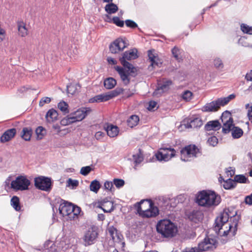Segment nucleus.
Here are the masks:
<instances>
[{
    "label": "nucleus",
    "instance_id": "20",
    "mask_svg": "<svg viewBox=\"0 0 252 252\" xmlns=\"http://www.w3.org/2000/svg\"><path fill=\"white\" fill-rule=\"evenodd\" d=\"M110 97L108 94V93L102 94H100L96 95L94 96V97L91 98L89 100V102L94 103V102H100L103 101H106L110 100Z\"/></svg>",
    "mask_w": 252,
    "mask_h": 252
},
{
    "label": "nucleus",
    "instance_id": "14",
    "mask_svg": "<svg viewBox=\"0 0 252 252\" xmlns=\"http://www.w3.org/2000/svg\"><path fill=\"white\" fill-rule=\"evenodd\" d=\"M96 207L101 208L105 213H110L114 210L113 203L108 200L107 198L95 203Z\"/></svg>",
    "mask_w": 252,
    "mask_h": 252
},
{
    "label": "nucleus",
    "instance_id": "33",
    "mask_svg": "<svg viewBox=\"0 0 252 252\" xmlns=\"http://www.w3.org/2000/svg\"><path fill=\"white\" fill-rule=\"evenodd\" d=\"M11 205L16 211H20L21 207L20 203V200L17 196H14L12 197L10 201Z\"/></svg>",
    "mask_w": 252,
    "mask_h": 252
},
{
    "label": "nucleus",
    "instance_id": "62",
    "mask_svg": "<svg viewBox=\"0 0 252 252\" xmlns=\"http://www.w3.org/2000/svg\"><path fill=\"white\" fill-rule=\"evenodd\" d=\"M67 93L73 94L75 93V87L73 85L67 86Z\"/></svg>",
    "mask_w": 252,
    "mask_h": 252
},
{
    "label": "nucleus",
    "instance_id": "64",
    "mask_svg": "<svg viewBox=\"0 0 252 252\" xmlns=\"http://www.w3.org/2000/svg\"><path fill=\"white\" fill-rule=\"evenodd\" d=\"M248 117L249 120L252 123V106L250 107L248 109Z\"/></svg>",
    "mask_w": 252,
    "mask_h": 252
},
{
    "label": "nucleus",
    "instance_id": "54",
    "mask_svg": "<svg viewBox=\"0 0 252 252\" xmlns=\"http://www.w3.org/2000/svg\"><path fill=\"white\" fill-rule=\"evenodd\" d=\"M125 23L127 27L132 29H134L138 27L137 24L135 22L131 20H126Z\"/></svg>",
    "mask_w": 252,
    "mask_h": 252
},
{
    "label": "nucleus",
    "instance_id": "43",
    "mask_svg": "<svg viewBox=\"0 0 252 252\" xmlns=\"http://www.w3.org/2000/svg\"><path fill=\"white\" fill-rule=\"evenodd\" d=\"M192 96V93L188 90L184 91L181 95L182 98L186 101H190Z\"/></svg>",
    "mask_w": 252,
    "mask_h": 252
},
{
    "label": "nucleus",
    "instance_id": "36",
    "mask_svg": "<svg viewBox=\"0 0 252 252\" xmlns=\"http://www.w3.org/2000/svg\"><path fill=\"white\" fill-rule=\"evenodd\" d=\"M105 11L109 14L116 13L118 10V7L116 4L111 2L106 5Z\"/></svg>",
    "mask_w": 252,
    "mask_h": 252
},
{
    "label": "nucleus",
    "instance_id": "35",
    "mask_svg": "<svg viewBox=\"0 0 252 252\" xmlns=\"http://www.w3.org/2000/svg\"><path fill=\"white\" fill-rule=\"evenodd\" d=\"M108 233L114 241H117L120 239L117 230L114 227H109L108 229Z\"/></svg>",
    "mask_w": 252,
    "mask_h": 252
},
{
    "label": "nucleus",
    "instance_id": "40",
    "mask_svg": "<svg viewBox=\"0 0 252 252\" xmlns=\"http://www.w3.org/2000/svg\"><path fill=\"white\" fill-rule=\"evenodd\" d=\"M243 131L242 129L238 127H233L232 130V135L234 138H239L242 136Z\"/></svg>",
    "mask_w": 252,
    "mask_h": 252
},
{
    "label": "nucleus",
    "instance_id": "52",
    "mask_svg": "<svg viewBox=\"0 0 252 252\" xmlns=\"http://www.w3.org/2000/svg\"><path fill=\"white\" fill-rule=\"evenodd\" d=\"M207 142L210 145L214 147L217 145L218 139L216 136H211L208 138Z\"/></svg>",
    "mask_w": 252,
    "mask_h": 252
},
{
    "label": "nucleus",
    "instance_id": "31",
    "mask_svg": "<svg viewBox=\"0 0 252 252\" xmlns=\"http://www.w3.org/2000/svg\"><path fill=\"white\" fill-rule=\"evenodd\" d=\"M18 30L19 35L22 37H25L28 34V31L26 24L23 22H18Z\"/></svg>",
    "mask_w": 252,
    "mask_h": 252
},
{
    "label": "nucleus",
    "instance_id": "17",
    "mask_svg": "<svg viewBox=\"0 0 252 252\" xmlns=\"http://www.w3.org/2000/svg\"><path fill=\"white\" fill-rule=\"evenodd\" d=\"M232 221L231 223L228 224L229 229L223 231L222 234L223 236H227L229 233H231L233 236L235 235L237 230L238 219L236 217H233V218L231 217L230 221Z\"/></svg>",
    "mask_w": 252,
    "mask_h": 252
},
{
    "label": "nucleus",
    "instance_id": "37",
    "mask_svg": "<svg viewBox=\"0 0 252 252\" xmlns=\"http://www.w3.org/2000/svg\"><path fill=\"white\" fill-rule=\"evenodd\" d=\"M139 121V117L137 115H132L127 121V125L129 127H133L138 124Z\"/></svg>",
    "mask_w": 252,
    "mask_h": 252
},
{
    "label": "nucleus",
    "instance_id": "23",
    "mask_svg": "<svg viewBox=\"0 0 252 252\" xmlns=\"http://www.w3.org/2000/svg\"><path fill=\"white\" fill-rule=\"evenodd\" d=\"M148 57L150 62H151V64L149 66L148 69L149 70H152L153 67H155L156 66H159V63L157 61L158 59L157 56H156L151 50L148 51Z\"/></svg>",
    "mask_w": 252,
    "mask_h": 252
},
{
    "label": "nucleus",
    "instance_id": "15",
    "mask_svg": "<svg viewBox=\"0 0 252 252\" xmlns=\"http://www.w3.org/2000/svg\"><path fill=\"white\" fill-rule=\"evenodd\" d=\"M171 84L172 81L170 80H163L162 82L158 83V87L153 93V95L158 97L160 96L162 93L169 89Z\"/></svg>",
    "mask_w": 252,
    "mask_h": 252
},
{
    "label": "nucleus",
    "instance_id": "56",
    "mask_svg": "<svg viewBox=\"0 0 252 252\" xmlns=\"http://www.w3.org/2000/svg\"><path fill=\"white\" fill-rule=\"evenodd\" d=\"M229 118H232L231 116V113L229 111H225L222 114L221 117L222 122H224L226 121V120L229 119Z\"/></svg>",
    "mask_w": 252,
    "mask_h": 252
},
{
    "label": "nucleus",
    "instance_id": "7",
    "mask_svg": "<svg viewBox=\"0 0 252 252\" xmlns=\"http://www.w3.org/2000/svg\"><path fill=\"white\" fill-rule=\"evenodd\" d=\"M215 240L209 238H205L204 241L199 243L198 246L194 248H186L183 250V252H202L214 248Z\"/></svg>",
    "mask_w": 252,
    "mask_h": 252
},
{
    "label": "nucleus",
    "instance_id": "63",
    "mask_svg": "<svg viewBox=\"0 0 252 252\" xmlns=\"http://www.w3.org/2000/svg\"><path fill=\"white\" fill-rule=\"evenodd\" d=\"M245 79L248 81H252V70L246 74Z\"/></svg>",
    "mask_w": 252,
    "mask_h": 252
},
{
    "label": "nucleus",
    "instance_id": "60",
    "mask_svg": "<svg viewBox=\"0 0 252 252\" xmlns=\"http://www.w3.org/2000/svg\"><path fill=\"white\" fill-rule=\"evenodd\" d=\"M80 211L81 209L80 207L74 206L73 205V208L72 214H73L74 216H77V215L80 213Z\"/></svg>",
    "mask_w": 252,
    "mask_h": 252
},
{
    "label": "nucleus",
    "instance_id": "41",
    "mask_svg": "<svg viewBox=\"0 0 252 252\" xmlns=\"http://www.w3.org/2000/svg\"><path fill=\"white\" fill-rule=\"evenodd\" d=\"M124 91L122 88H117L116 89L108 92L110 99L121 94Z\"/></svg>",
    "mask_w": 252,
    "mask_h": 252
},
{
    "label": "nucleus",
    "instance_id": "53",
    "mask_svg": "<svg viewBox=\"0 0 252 252\" xmlns=\"http://www.w3.org/2000/svg\"><path fill=\"white\" fill-rule=\"evenodd\" d=\"M113 184L117 188H120L124 185L125 181L122 179H114L113 180Z\"/></svg>",
    "mask_w": 252,
    "mask_h": 252
},
{
    "label": "nucleus",
    "instance_id": "2",
    "mask_svg": "<svg viewBox=\"0 0 252 252\" xmlns=\"http://www.w3.org/2000/svg\"><path fill=\"white\" fill-rule=\"evenodd\" d=\"M139 215L144 218L155 217L158 214V209L153 206L150 200H142L134 205Z\"/></svg>",
    "mask_w": 252,
    "mask_h": 252
},
{
    "label": "nucleus",
    "instance_id": "9",
    "mask_svg": "<svg viewBox=\"0 0 252 252\" xmlns=\"http://www.w3.org/2000/svg\"><path fill=\"white\" fill-rule=\"evenodd\" d=\"M176 151L172 148H161L156 154L157 159L160 161H167L175 156Z\"/></svg>",
    "mask_w": 252,
    "mask_h": 252
},
{
    "label": "nucleus",
    "instance_id": "27",
    "mask_svg": "<svg viewBox=\"0 0 252 252\" xmlns=\"http://www.w3.org/2000/svg\"><path fill=\"white\" fill-rule=\"evenodd\" d=\"M222 122L223 123V126L222 130L224 133H228L234 127L233 124V118H229V119L226 120L225 121Z\"/></svg>",
    "mask_w": 252,
    "mask_h": 252
},
{
    "label": "nucleus",
    "instance_id": "16",
    "mask_svg": "<svg viewBox=\"0 0 252 252\" xmlns=\"http://www.w3.org/2000/svg\"><path fill=\"white\" fill-rule=\"evenodd\" d=\"M73 204L67 202H64L60 205L59 213L63 216L71 215L73 211Z\"/></svg>",
    "mask_w": 252,
    "mask_h": 252
},
{
    "label": "nucleus",
    "instance_id": "30",
    "mask_svg": "<svg viewBox=\"0 0 252 252\" xmlns=\"http://www.w3.org/2000/svg\"><path fill=\"white\" fill-rule=\"evenodd\" d=\"M58 116L57 111L53 109H51L47 112L46 115V118L47 122L51 123L57 119Z\"/></svg>",
    "mask_w": 252,
    "mask_h": 252
},
{
    "label": "nucleus",
    "instance_id": "45",
    "mask_svg": "<svg viewBox=\"0 0 252 252\" xmlns=\"http://www.w3.org/2000/svg\"><path fill=\"white\" fill-rule=\"evenodd\" d=\"M37 138L41 139L46 133V130L42 126H38L35 130Z\"/></svg>",
    "mask_w": 252,
    "mask_h": 252
},
{
    "label": "nucleus",
    "instance_id": "3",
    "mask_svg": "<svg viewBox=\"0 0 252 252\" xmlns=\"http://www.w3.org/2000/svg\"><path fill=\"white\" fill-rule=\"evenodd\" d=\"M220 202V196L217 195L212 191L203 190L200 191L196 197V202L202 206L210 207L212 205H217Z\"/></svg>",
    "mask_w": 252,
    "mask_h": 252
},
{
    "label": "nucleus",
    "instance_id": "8",
    "mask_svg": "<svg viewBox=\"0 0 252 252\" xmlns=\"http://www.w3.org/2000/svg\"><path fill=\"white\" fill-rule=\"evenodd\" d=\"M199 152V150L195 145L187 146L181 150V159L185 161H189L191 158L196 157Z\"/></svg>",
    "mask_w": 252,
    "mask_h": 252
},
{
    "label": "nucleus",
    "instance_id": "5",
    "mask_svg": "<svg viewBox=\"0 0 252 252\" xmlns=\"http://www.w3.org/2000/svg\"><path fill=\"white\" fill-rule=\"evenodd\" d=\"M235 97V95L231 94L226 97L220 98L210 103H206L202 108V111L205 112H216L221 106L227 104L231 99Z\"/></svg>",
    "mask_w": 252,
    "mask_h": 252
},
{
    "label": "nucleus",
    "instance_id": "19",
    "mask_svg": "<svg viewBox=\"0 0 252 252\" xmlns=\"http://www.w3.org/2000/svg\"><path fill=\"white\" fill-rule=\"evenodd\" d=\"M202 121L199 118H195L192 120H188L187 123L185 124V126L187 128H196L201 126L202 125Z\"/></svg>",
    "mask_w": 252,
    "mask_h": 252
},
{
    "label": "nucleus",
    "instance_id": "34",
    "mask_svg": "<svg viewBox=\"0 0 252 252\" xmlns=\"http://www.w3.org/2000/svg\"><path fill=\"white\" fill-rule=\"evenodd\" d=\"M132 158L135 165L140 164L144 159V157L141 149H139L138 150V153L133 155Z\"/></svg>",
    "mask_w": 252,
    "mask_h": 252
},
{
    "label": "nucleus",
    "instance_id": "44",
    "mask_svg": "<svg viewBox=\"0 0 252 252\" xmlns=\"http://www.w3.org/2000/svg\"><path fill=\"white\" fill-rule=\"evenodd\" d=\"M172 53L173 57L176 59V60L180 61L181 58L180 57V55L181 53V50L179 48L175 46L172 49Z\"/></svg>",
    "mask_w": 252,
    "mask_h": 252
},
{
    "label": "nucleus",
    "instance_id": "51",
    "mask_svg": "<svg viewBox=\"0 0 252 252\" xmlns=\"http://www.w3.org/2000/svg\"><path fill=\"white\" fill-rule=\"evenodd\" d=\"M92 170V168L90 166L83 167L80 170V173L84 176L88 175Z\"/></svg>",
    "mask_w": 252,
    "mask_h": 252
},
{
    "label": "nucleus",
    "instance_id": "1",
    "mask_svg": "<svg viewBox=\"0 0 252 252\" xmlns=\"http://www.w3.org/2000/svg\"><path fill=\"white\" fill-rule=\"evenodd\" d=\"M138 57L137 50L135 48L126 51L119 60L121 64L127 70H125L123 67L119 66L115 67L116 70L118 72L121 79L126 85L129 83V76H135L137 71L136 68L126 61L134 60Z\"/></svg>",
    "mask_w": 252,
    "mask_h": 252
},
{
    "label": "nucleus",
    "instance_id": "38",
    "mask_svg": "<svg viewBox=\"0 0 252 252\" xmlns=\"http://www.w3.org/2000/svg\"><path fill=\"white\" fill-rule=\"evenodd\" d=\"M101 185L99 181L96 180L93 181L90 185V189L91 191L97 193L100 188Z\"/></svg>",
    "mask_w": 252,
    "mask_h": 252
},
{
    "label": "nucleus",
    "instance_id": "10",
    "mask_svg": "<svg viewBox=\"0 0 252 252\" xmlns=\"http://www.w3.org/2000/svg\"><path fill=\"white\" fill-rule=\"evenodd\" d=\"M30 181L26 177L18 176L15 180L11 182V188L16 190H24L28 189Z\"/></svg>",
    "mask_w": 252,
    "mask_h": 252
},
{
    "label": "nucleus",
    "instance_id": "59",
    "mask_svg": "<svg viewBox=\"0 0 252 252\" xmlns=\"http://www.w3.org/2000/svg\"><path fill=\"white\" fill-rule=\"evenodd\" d=\"M226 174L227 177H232L235 174V170L232 167H229L226 171Z\"/></svg>",
    "mask_w": 252,
    "mask_h": 252
},
{
    "label": "nucleus",
    "instance_id": "39",
    "mask_svg": "<svg viewBox=\"0 0 252 252\" xmlns=\"http://www.w3.org/2000/svg\"><path fill=\"white\" fill-rule=\"evenodd\" d=\"M236 183H235L234 180L230 178L224 181L223 186L226 189H230L235 187Z\"/></svg>",
    "mask_w": 252,
    "mask_h": 252
},
{
    "label": "nucleus",
    "instance_id": "6",
    "mask_svg": "<svg viewBox=\"0 0 252 252\" xmlns=\"http://www.w3.org/2000/svg\"><path fill=\"white\" fill-rule=\"evenodd\" d=\"M99 237V229L94 225L92 226L86 230L82 237V243L85 247L95 244Z\"/></svg>",
    "mask_w": 252,
    "mask_h": 252
},
{
    "label": "nucleus",
    "instance_id": "26",
    "mask_svg": "<svg viewBox=\"0 0 252 252\" xmlns=\"http://www.w3.org/2000/svg\"><path fill=\"white\" fill-rule=\"evenodd\" d=\"M220 128V124L217 120L208 122L205 126V129L206 130H217Z\"/></svg>",
    "mask_w": 252,
    "mask_h": 252
},
{
    "label": "nucleus",
    "instance_id": "32",
    "mask_svg": "<svg viewBox=\"0 0 252 252\" xmlns=\"http://www.w3.org/2000/svg\"><path fill=\"white\" fill-rule=\"evenodd\" d=\"M116 84V80L112 77H108L104 81V86L106 89H112Z\"/></svg>",
    "mask_w": 252,
    "mask_h": 252
},
{
    "label": "nucleus",
    "instance_id": "29",
    "mask_svg": "<svg viewBox=\"0 0 252 252\" xmlns=\"http://www.w3.org/2000/svg\"><path fill=\"white\" fill-rule=\"evenodd\" d=\"M32 133V130L31 127H25L22 129L21 137L26 141H30L31 140Z\"/></svg>",
    "mask_w": 252,
    "mask_h": 252
},
{
    "label": "nucleus",
    "instance_id": "12",
    "mask_svg": "<svg viewBox=\"0 0 252 252\" xmlns=\"http://www.w3.org/2000/svg\"><path fill=\"white\" fill-rule=\"evenodd\" d=\"M229 217L228 213L224 211L216 218L214 227L216 232H220V230L223 229V226L226 224Z\"/></svg>",
    "mask_w": 252,
    "mask_h": 252
},
{
    "label": "nucleus",
    "instance_id": "21",
    "mask_svg": "<svg viewBox=\"0 0 252 252\" xmlns=\"http://www.w3.org/2000/svg\"><path fill=\"white\" fill-rule=\"evenodd\" d=\"M104 128L107 135L110 137H116L119 133V128L116 126L109 125L105 127Z\"/></svg>",
    "mask_w": 252,
    "mask_h": 252
},
{
    "label": "nucleus",
    "instance_id": "55",
    "mask_svg": "<svg viewBox=\"0 0 252 252\" xmlns=\"http://www.w3.org/2000/svg\"><path fill=\"white\" fill-rule=\"evenodd\" d=\"M104 187L105 189H107L111 191L114 190V189L113 188V185L111 182L106 181L104 183Z\"/></svg>",
    "mask_w": 252,
    "mask_h": 252
},
{
    "label": "nucleus",
    "instance_id": "42",
    "mask_svg": "<svg viewBox=\"0 0 252 252\" xmlns=\"http://www.w3.org/2000/svg\"><path fill=\"white\" fill-rule=\"evenodd\" d=\"M235 183H246L249 182L248 179L243 175H237L234 177Z\"/></svg>",
    "mask_w": 252,
    "mask_h": 252
},
{
    "label": "nucleus",
    "instance_id": "22",
    "mask_svg": "<svg viewBox=\"0 0 252 252\" xmlns=\"http://www.w3.org/2000/svg\"><path fill=\"white\" fill-rule=\"evenodd\" d=\"M91 109L89 108H84L81 110H78L74 113L78 121H81L91 112Z\"/></svg>",
    "mask_w": 252,
    "mask_h": 252
},
{
    "label": "nucleus",
    "instance_id": "4",
    "mask_svg": "<svg viewBox=\"0 0 252 252\" xmlns=\"http://www.w3.org/2000/svg\"><path fill=\"white\" fill-rule=\"evenodd\" d=\"M157 230L161 237L169 238L174 237L177 232V227L169 220H160L157 225Z\"/></svg>",
    "mask_w": 252,
    "mask_h": 252
},
{
    "label": "nucleus",
    "instance_id": "49",
    "mask_svg": "<svg viewBox=\"0 0 252 252\" xmlns=\"http://www.w3.org/2000/svg\"><path fill=\"white\" fill-rule=\"evenodd\" d=\"M79 185V182L77 180H72L69 178L67 181V186L71 187V188L74 189L77 187Z\"/></svg>",
    "mask_w": 252,
    "mask_h": 252
},
{
    "label": "nucleus",
    "instance_id": "11",
    "mask_svg": "<svg viewBox=\"0 0 252 252\" xmlns=\"http://www.w3.org/2000/svg\"><path fill=\"white\" fill-rule=\"evenodd\" d=\"M34 186L39 189L49 191L52 189L51 179L44 176L36 177L34 179Z\"/></svg>",
    "mask_w": 252,
    "mask_h": 252
},
{
    "label": "nucleus",
    "instance_id": "18",
    "mask_svg": "<svg viewBox=\"0 0 252 252\" xmlns=\"http://www.w3.org/2000/svg\"><path fill=\"white\" fill-rule=\"evenodd\" d=\"M16 132L17 130L15 128L7 129L1 135L0 142L3 143L11 140L15 137Z\"/></svg>",
    "mask_w": 252,
    "mask_h": 252
},
{
    "label": "nucleus",
    "instance_id": "25",
    "mask_svg": "<svg viewBox=\"0 0 252 252\" xmlns=\"http://www.w3.org/2000/svg\"><path fill=\"white\" fill-rule=\"evenodd\" d=\"M73 245L68 243V240L63 241L60 242L59 248L63 252H73Z\"/></svg>",
    "mask_w": 252,
    "mask_h": 252
},
{
    "label": "nucleus",
    "instance_id": "50",
    "mask_svg": "<svg viewBox=\"0 0 252 252\" xmlns=\"http://www.w3.org/2000/svg\"><path fill=\"white\" fill-rule=\"evenodd\" d=\"M112 21L114 24L120 27H123L124 26V21L121 20L119 17L115 16L112 18Z\"/></svg>",
    "mask_w": 252,
    "mask_h": 252
},
{
    "label": "nucleus",
    "instance_id": "28",
    "mask_svg": "<svg viewBox=\"0 0 252 252\" xmlns=\"http://www.w3.org/2000/svg\"><path fill=\"white\" fill-rule=\"evenodd\" d=\"M79 122L74 113H71L61 120V123L63 126L68 125L72 123Z\"/></svg>",
    "mask_w": 252,
    "mask_h": 252
},
{
    "label": "nucleus",
    "instance_id": "13",
    "mask_svg": "<svg viewBox=\"0 0 252 252\" xmlns=\"http://www.w3.org/2000/svg\"><path fill=\"white\" fill-rule=\"evenodd\" d=\"M126 47V43L122 38L115 40L109 46L110 51L112 54H116L123 51Z\"/></svg>",
    "mask_w": 252,
    "mask_h": 252
},
{
    "label": "nucleus",
    "instance_id": "61",
    "mask_svg": "<svg viewBox=\"0 0 252 252\" xmlns=\"http://www.w3.org/2000/svg\"><path fill=\"white\" fill-rule=\"evenodd\" d=\"M245 201L246 204L252 205V193L245 197Z\"/></svg>",
    "mask_w": 252,
    "mask_h": 252
},
{
    "label": "nucleus",
    "instance_id": "24",
    "mask_svg": "<svg viewBox=\"0 0 252 252\" xmlns=\"http://www.w3.org/2000/svg\"><path fill=\"white\" fill-rule=\"evenodd\" d=\"M203 217V213L199 211H193L189 216V219L195 222L200 221Z\"/></svg>",
    "mask_w": 252,
    "mask_h": 252
},
{
    "label": "nucleus",
    "instance_id": "58",
    "mask_svg": "<svg viewBox=\"0 0 252 252\" xmlns=\"http://www.w3.org/2000/svg\"><path fill=\"white\" fill-rule=\"evenodd\" d=\"M157 103L155 101H150L149 102V106L148 109L149 110H153L157 106Z\"/></svg>",
    "mask_w": 252,
    "mask_h": 252
},
{
    "label": "nucleus",
    "instance_id": "48",
    "mask_svg": "<svg viewBox=\"0 0 252 252\" xmlns=\"http://www.w3.org/2000/svg\"><path fill=\"white\" fill-rule=\"evenodd\" d=\"M214 65L218 69H221L223 68V63L221 60L219 58H216L214 60Z\"/></svg>",
    "mask_w": 252,
    "mask_h": 252
},
{
    "label": "nucleus",
    "instance_id": "47",
    "mask_svg": "<svg viewBox=\"0 0 252 252\" xmlns=\"http://www.w3.org/2000/svg\"><path fill=\"white\" fill-rule=\"evenodd\" d=\"M241 29L242 31L247 34H252V27L245 24H242L241 25Z\"/></svg>",
    "mask_w": 252,
    "mask_h": 252
},
{
    "label": "nucleus",
    "instance_id": "46",
    "mask_svg": "<svg viewBox=\"0 0 252 252\" xmlns=\"http://www.w3.org/2000/svg\"><path fill=\"white\" fill-rule=\"evenodd\" d=\"M58 107L59 109L64 114L69 113V111L67 109L68 104L64 101H62L59 103Z\"/></svg>",
    "mask_w": 252,
    "mask_h": 252
},
{
    "label": "nucleus",
    "instance_id": "57",
    "mask_svg": "<svg viewBox=\"0 0 252 252\" xmlns=\"http://www.w3.org/2000/svg\"><path fill=\"white\" fill-rule=\"evenodd\" d=\"M51 101V99L49 97H42L39 101V105L40 107L43 106L45 103H49Z\"/></svg>",
    "mask_w": 252,
    "mask_h": 252
}]
</instances>
